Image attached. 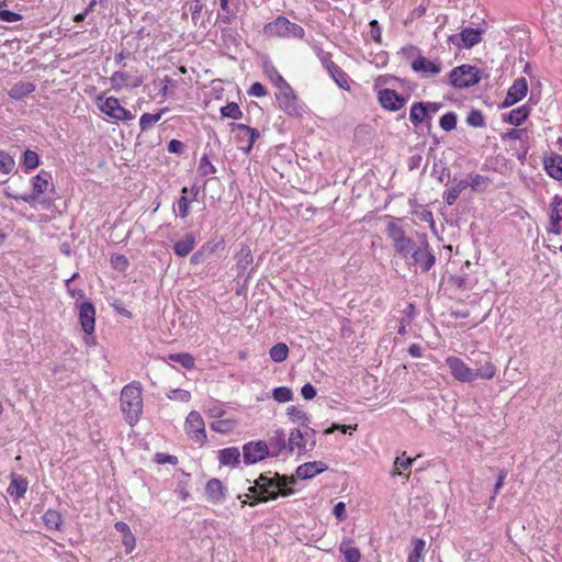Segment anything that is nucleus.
Wrapping results in <instances>:
<instances>
[{"label":"nucleus","mask_w":562,"mask_h":562,"mask_svg":"<svg viewBox=\"0 0 562 562\" xmlns=\"http://www.w3.org/2000/svg\"><path fill=\"white\" fill-rule=\"evenodd\" d=\"M386 235L392 240L394 251L404 260L418 266L422 272H428L436 263V256L431 250L425 233L417 234L416 240L408 237L404 228L392 218L386 225Z\"/></svg>","instance_id":"f257e3e1"},{"label":"nucleus","mask_w":562,"mask_h":562,"mask_svg":"<svg viewBox=\"0 0 562 562\" xmlns=\"http://www.w3.org/2000/svg\"><path fill=\"white\" fill-rule=\"evenodd\" d=\"M271 473V471L261 473L254 485L249 487V494H246V497L252 496V501L249 502L250 506L293 494V490L290 487L291 484L295 483L293 477L277 472L273 473V476H270Z\"/></svg>","instance_id":"f03ea898"},{"label":"nucleus","mask_w":562,"mask_h":562,"mask_svg":"<svg viewBox=\"0 0 562 562\" xmlns=\"http://www.w3.org/2000/svg\"><path fill=\"white\" fill-rule=\"evenodd\" d=\"M446 364L451 375L459 382L470 383L477 379L491 380L496 373V368L487 355L481 353L475 361V369L470 368L461 358L449 356Z\"/></svg>","instance_id":"7ed1b4c3"},{"label":"nucleus","mask_w":562,"mask_h":562,"mask_svg":"<svg viewBox=\"0 0 562 562\" xmlns=\"http://www.w3.org/2000/svg\"><path fill=\"white\" fill-rule=\"evenodd\" d=\"M120 405L126 423L135 426L143 413V389L139 382L133 381L122 389Z\"/></svg>","instance_id":"20e7f679"},{"label":"nucleus","mask_w":562,"mask_h":562,"mask_svg":"<svg viewBox=\"0 0 562 562\" xmlns=\"http://www.w3.org/2000/svg\"><path fill=\"white\" fill-rule=\"evenodd\" d=\"M263 33L270 37L280 38H299L302 40L305 35L304 29L288 18L279 15L273 21L263 26Z\"/></svg>","instance_id":"39448f33"},{"label":"nucleus","mask_w":562,"mask_h":562,"mask_svg":"<svg viewBox=\"0 0 562 562\" xmlns=\"http://www.w3.org/2000/svg\"><path fill=\"white\" fill-rule=\"evenodd\" d=\"M50 179L52 176L48 171L41 170L31 179L32 191L30 193L14 194L10 191V188H7L4 189V195L15 201H23L25 203L32 204L38 199L41 194L47 190Z\"/></svg>","instance_id":"423d86ee"},{"label":"nucleus","mask_w":562,"mask_h":562,"mask_svg":"<svg viewBox=\"0 0 562 562\" xmlns=\"http://www.w3.org/2000/svg\"><path fill=\"white\" fill-rule=\"evenodd\" d=\"M480 69L476 66L463 64L454 67L449 74V82L456 89H464L480 82Z\"/></svg>","instance_id":"0eeeda50"},{"label":"nucleus","mask_w":562,"mask_h":562,"mask_svg":"<svg viewBox=\"0 0 562 562\" xmlns=\"http://www.w3.org/2000/svg\"><path fill=\"white\" fill-rule=\"evenodd\" d=\"M229 130L232 133H236L235 140L239 150L246 156L250 155L255 143L260 137L259 130L244 123H229Z\"/></svg>","instance_id":"6e6552de"},{"label":"nucleus","mask_w":562,"mask_h":562,"mask_svg":"<svg viewBox=\"0 0 562 562\" xmlns=\"http://www.w3.org/2000/svg\"><path fill=\"white\" fill-rule=\"evenodd\" d=\"M276 101L278 108L283 111L286 115L299 117L302 114V106L299 103L297 95L290 85H286L278 89L276 92Z\"/></svg>","instance_id":"1a4fd4ad"},{"label":"nucleus","mask_w":562,"mask_h":562,"mask_svg":"<svg viewBox=\"0 0 562 562\" xmlns=\"http://www.w3.org/2000/svg\"><path fill=\"white\" fill-rule=\"evenodd\" d=\"M97 101L100 111L111 119L126 122L134 117L131 111L123 108L115 97L103 98L99 95Z\"/></svg>","instance_id":"9d476101"},{"label":"nucleus","mask_w":562,"mask_h":562,"mask_svg":"<svg viewBox=\"0 0 562 562\" xmlns=\"http://www.w3.org/2000/svg\"><path fill=\"white\" fill-rule=\"evenodd\" d=\"M187 435L196 443L204 445L207 440L205 424L199 412L189 413L184 424Z\"/></svg>","instance_id":"9b49d317"},{"label":"nucleus","mask_w":562,"mask_h":562,"mask_svg":"<svg viewBox=\"0 0 562 562\" xmlns=\"http://www.w3.org/2000/svg\"><path fill=\"white\" fill-rule=\"evenodd\" d=\"M109 80L115 92H120L124 88L135 89L144 83V79L137 70L134 74L121 70L114 71Z\"/></svg>","instance_id":"f8f14e48"},{"label":"nucleus","mask_w":562,"mask_h":562,"mask_svg":"<svg viewBox=\"0 0 562 562\" xmlns=\"http://www.w3.org/2000/svg\"><path fill=\"white\" fill-rule=\"evenodd\" d=\"M269 456V447L266 441H249L243 446V461L245 464H255Z\"/></svg>","instance_id":"ddd939ff"},{"label":"nucleus","mask_w":562,"mask_h":562,"mask_svg":"<svg viewBox=\"0 0 562 562\" xmlns=\"http://www.w3.org/2000/svg\"><path fill=\"white\" fill-rule=\"evenodd\" d=\"M378 102L386 111L396 112L407 102V97L397 93L394 89L383 88L378 91Z\"/></svg>","instance_id":"4468645a"},{"label":"nucleus","mask_w":562,"mask_h":562,"mask_svg":"<svg viewBox=\"0 0 562 562\" xmlns=\"http://www.w3.org/2000/svg\"><path fill=\"white\" fill-rule=\"evenodd\" d=\"M78 308L79 323L86 335L90 336L95 329V307L89 302L85 301L76 304Z\"/></svg>","instance_id":"2eb2a0df"},{"label":"nucleus","mask_w":562,"mask_h":562,"mask_svg":"<svg viewBox=\"0 0 562 562\" xmlns=\"http://www.w3.org/2000/svg\"><path fill=\"white\" fill-rule=\"evenodd\" d=\"M528 92V82L525 77L517 78L508 88L502 108H509L522 100Z\"/></svg>","instance_id":"dca6fc26"},{"label":"nucleus","mask_w":562,"mask_h":562,"mask_svg":"<svg viewBox=\"0 0 562 562\" xmlns=\"http://www.w3.org/2000/svg\"><path fill=\"white\" fill-rule=\"evenodd\" d=\"M412 69L422 78H430L441 71V64L427 59L422 54L412 61Z\"/></svg>","instance_id":"f3484780"},{"label":"nucleus","mask_w":562,"mask_h":562,"mask_svg":"<svg viewBox=\"0 0 562 562\" xmlns=\"http://www.w3.org/2000/svg\"><path fill=\"white\" fill-rule=\"evenodd\" d=\"M226 487L218 479H211L205 485L207 499L213 504L223 503L226 499Z\"/></svg>","instance_id":"a211bd4d"},{"label":"nucleus","mask_w":562,"mask_h":562,"mask_svg":"<svg viewBox=\"0 0 562 562\" xmlns=\"http://www.w3.org/2000/svg\"><path fill=\"white\" fill-rule=\"evenodd\" d=\"M432 116L423 105V101L414 102L409 109V121L417 127L423 123L427 124L428 128L431 126Z\"/></svg>","instance_id":"6ab92c4d"},{"label":"nucleus","mask_w":562,"mask_h":562,"mask_svg":"<svg viewBox=\"0 0 562 562\" xmlns=\"http://www.w3.org/2000/svg\"><path fill=\"white\" fill-rule=\"evenodd\" d=\"M327 464L323 461L306 462L296 468V476L301 480H308L327 470Z\"/></svg>","instance_id":"aec40b11"},{"label":"nucleus","mask_w":562,"mask_h":562,"mask_svg":"<svg viewBox=\"0 0 562 562\" xmlns=\"http://www.w3.org/2000/svg\"><path fill=\"white\" fill-rule=\"evenodd\" d=\"M29 487V481L27 479L23 477L22 475H19L16 473H11V481L7 488V493L14 498V501H19L22 498Z\"/></svg>","instance_id":"412c9836"},{"label":"nucleus","mask_w":562,"mask_h":562,"mask_svg":"<svg viewBox=\"0 0 562 562\" xmlns=\"http://www.w3.org/2000/svg\"><path fill=\"white\" fill-rule=\"evenodd\" d=\"M237 276L241 277L246 273L249 266L254 262V256L248 245H241L235 255Z\"/></svg>","instance_id":"4be33fe9"},{"label":"nucleus","mask_w":562,"mask_h":562,"mask_svg":"<svg viewBox=\"0 0 562 562\" xmlns=\"http://www.w3.org/2000/svg\"><path fill=\"white\" fill-rule=\"evenodd\" d=\"M543 168L549 177L554 180H562V156L553 153L543 160Z\"/></svg>","instance_id":"5701e85b"},{"label":"nucleus","mask_w":562,"mask_h":562,"mask_svg":"<svg viewBox=\"0 0 562 562\" xmlns=\"http://www.w3.org/2000/svg\"><path fill=\"white\" fill-rule=\"evenodd\" d=\"M240 451L237 447H228L218 450V462L221 465L236 468L240 463Z\"/></svg>","instance_id":"b1692460"},{"label":"nucleus","mask_w":562,"mask_h":562,"mask_svg":"<svg viewBox=\"0 0 562 562\" xmlns=\"http://www.w3.org/2000/svg\"><path fill=\"white\" fill-rule=\"evenodd\" d=\"M484 30L481 27L472 29V27H463L459 34L462 46L465 48H471L477 45L482 41V34Z\"/></svg>","instance_id":"393cba45"},{"label":"nucleus","mask_w":562,"mask_h":562,"mask_svg":"<svg viewBox=\"0 0 562 562\" xmlns=\"http://www.w3.org/2000/svg\"><path fill=\"white\" fill-rule=\"evenodd\" d=\"M352 539L344 538L339 544V552L344 555L345 562H360V550L352 546Z\"/></svg>","instance_id":"a878e982"},{"label":"nucleus","mask_w":562,"mask_h":562,"mask_svg":"<svg viewBox=\"0 0 562 562\" xmlns=\"http://www.w3.org/2000/svg\"><path fill=\"white\" fill-rule=\"evenodd\" d=\"M36 86L30 81H19L14 83L8 91V95L13 100H22L32 92H34Z\"/></svg>","instance_id":"bb28decb"},{"label":"nucleus","mask_w":562,"mask_h":562,"mask_svg":"<svg viewBox=\"0 0 562 562\" xmlns=\"http://www.w3.org/2000/svg\"><path fill=\"white\" fill-rule=\"evenodd\" d=\"M196 245L195 236L192 233H188L183 239L178 240L173 245V251L178 257H187L194 249Z\"/></svg>","instance_id":"cd10ccee"},{"label":"nucleus","mask_w":562,"mask_h":562,"mask_svg":"<svg viewBox=\"0 0 562 562\" xmlns=\"http://www.w3.org/2000/svg\"><path fill=\"white\" fill-rule=\"evenodd\" d=\"M530 111L531 108L528 104H522L512 110L507 114L506 119H504V121L512 125L519 126L528 119V116L530 115Z\"/></svg>","instance_id":"c85d7f7f"},{"label":"nucleus","mask_w":562,"mask_h":562,"mask_svg":"<svg viewBox=\"0 0 562 562\" xmlns=\"http://www.w3.org/2000/svg\"><path fill=\"white\" fill-rule=\"evenodd\" d=\"M288 439V453L292 454L295 449L299 453L305 451L306 440L304 439L303 431L300 429L291 430Z\"/></svg>","instance_id":"c756f323"},{"label":"nucleus","mask_w":562,"mask_h":562,"mask_svg":"<svg viewBox=\"0 0 562 562\" xmlns=\"http://www.w3.org/2000/svg\"><path fill=\"white\" fill-rule=\"evenodd\" d=\"M468 187L469 181L467 180H459L454 182L452 187L445 191L443 200L448 205L454 204L458 198L460 196L461 192L465 190Z\"/></svg>","instance_id":"7c9ffc66"},{"label":"nucleus","mask_w":562,"mask_h":562,"mask_svg":"<svg viewBox=\"0 0 562 562\" xmlns=\"http://www.w3.org/2000/svg\"><path fill=\"white\" fill-rule=\"evenodd\" d=\"M286 415L293 423L297 424L299 427H307L311 422V417L307 413L299 406H289L286 408Z\"/></svg>","instance_id":"2f4dec72"},{"label":"nucleus","mask_w":562,"mask_h":562,"mask_svg":"<svg viewBox=\"0 0 562 562\" xmlns=\"http://www.w3.org/2000/svg\"><path fill=\"white\" fill-rule=\"evenodd\" d=\"M327 72L339 88L347 91L350 90L348 77L346 72L337 64L334 67H331Z\"/></svg>","instance_id":"473e14b6"},{"label":"nucleus","mask_w":562,"mask_h":562,"mask_svg":"<svg viewBox=\"0 0 562 562\" xmlns=\"http://www.w3.org/2000/svg\"><path fill=\"white\" fill-rule=\"evenodd\" d=\"M237 422L232 418H220L211 423L210 427L218 434H228L235 429Z\"/></svg>","instance_id":"72a5a7b5"},{"label":"nucleus","mask_w":562,"mask_h":562,"mask_svg":"<svg viewBox=\"0 0 562 562\" xmlns=\"http://www.w3.org/2000/svg\"><path fill=\"white\" fill-rule=\"evenodd\" d=\"M167 109H160L157 113H144L139 117V128L142 132L148 131L156 124L162 116Z\"/></svg>","instance_id":"f704fd0d"},{"label":"nucleus","mask_w":562,"mask_h":562,"mask_svg":"<svg viewBox=\"0 0 562 562\" xmlns=\"http://www.w3.org/2000/svg\"><path fill=\"white\" fill-rule=\"evenodd\" d=\"M43 520H44L45 526L48 529H50V530H59L60 526H61V522H63V517H61V514L59 512L54 510V509H48L44 514Z\"/></svg>","instance_id":"c9c22d12"},{"label":"nucleus","mask_w":562,"mask_h":562,"mask_svg":"<svg viewBox=\"0 0 562 562\" xmlns=\"http://www.w3.org/2000/svg\"><path fill=\"white\" fill-rule=\"evenodd\" d=\"M271 446L276 448L274 456H279L283 451L288 452V439L284 430L279 429L274 431V435L271 438Z\"/></svg>","instance_id":"e433bc0d"},{"label":"nucleus","mask_w":562,"mask_h":562,"mask_svg":"<svg viewBox=\"0 0 562 562\" xmlns=\"http://www.w3.org/2000/svg\"><path fill=\"white\" fill-rule=\"evenodd\" d=\"M221 119L240 120L243 111L236 102H228L220 109Z\"/></svg>","instance_id":"4c0bfd02"},{"label":"nucleus","mask_w":562,"mask_h":562,"mask_svg":"<svg viewBox=\"0 0 562 562\" xmlns=\"http://www.w3.org/2000/svg\"><path fill=\"white\" fill-rule=\"evenodd\" d=\"M200 249L204 252V255L209 258L213 254H215L220 249H224V238L221 236H216L204 243Z\"/></svg>","instance_id":"58836bf2"},{"label":"nucleus","mask_w":562,"mask_h":562,"mask_svg":"<svg viewBox=\"0 0 562 562\" xmlns=\"http://www.w3.org/2000/svg\"><path fill=\"white\" fill-rule=\"evenodd\" d=\"M289 355V348L284 342H278L269 350V356L274 362H283Z\"/></svg>","instance_id":"ea45409f"},{"label":"nucleus","mask_w":562,"mask_h":562,"mask_svg":"<svg viewBox=\"0 0 562 562\" xmlns=\"http://www.w3.org/2000/svg\"><path fill=\"white\" fill-rule=\"evenodd\" d=\"M550 224H561L562 222V198L555 195L550 204Z\"/></svg>","instance_id":"a19ab883"},{"label":"nucleus","mask_w":562,"mask_h":562,"mask_svg":"<svg viewBox=\"0 0 562 562\" xmlns=\"http://www.w3.org/2000/svg\"><path fill=\"white\" fill-rule=\"evenodd\" d=\"M265 74L277 89H281L283 85H289L273 65H265Z\"/></svg>","instance_id":"79ce46f5"},{"label":"nucleus","mask_w":562,"mask_h":562,"mask_svg":"<svg viewBox=\"0 0 562 562\" xmlns=\"http://www.w3.org/2000/svg\"><path fill=\"white\" fill-rule=\"evenodd\" d=\"M413 550L408 554L407 562H420L423 559V552L425 550V541L420 538H414L412 540Z\"/></svg>","instance_id":"37998d69"},{"label":"nucleus","mask_w":562,"mask_h":562,"mask_svg":"<svg viewBox=\"0 0 562 562\" xmlns=\"http://www.w3.org/2000/svg\"><path fill=\"white\" fill-rule=\"evenodd\" d=\"M38 164H40V158H38L37 153H35L34 150H31V149H26L23 153L22 165H23L25 172H30L31 170L35 169L38 166Z\"/></svg>","instance_id":"c03bdc74"},{"label":"nucleus","mask_w":562,"mask_h":562,"mask_svg":"<svg viewBox=\"0 0 562 562\" xmlns=\"http://www.w3.org/2000/svg\"><path fill=\"white\" fill-rule=\"evenodd\" d=\"M414 462V459L413 458H409V457H406L405 456V452L402 453L401 457H397L394 461V468H393V471H392V475L395 476V475H402V472L401 470H408L412 464Z\"/></svg>","instance_id":"a18cd8bd"},{"label":"nucleus","mask_w":562,"mask_h":562,"mask_svg":"<svg viewBox=\"0 0 562 562\" xmlns=\"http://www.w3.org/2000/svg\"><path fill=\"white\" fill-rule=\"evenodd\" d=\"M15 168L14 158L4 150H0V172L3 175L11 173Z\"/></svg>","instance_id":"49530a36"},{"label":"nucleus","mask_w":562,"mask_h":562,"mask_svg":"<svg viewBox=\"0 0 562 562\" xmlns=\"http://www.w3.org/2000/svg\"><path fill=\"white\" fill-rule=\"evenodd\" d=\"M188 188L184 187L182 188V193L183 195H181L179 198V200L177 201V205H178V216H180L181 218H186L189 213H190V204L192 202V200H190L186 194L188 193Z\"/></svg>","instance_id":"de8ad7c7"},{"label":"nucleus","mask_w":562,"mask_h":562,"mask_svg":"<svg viewBox=\"0 0 562 562\" xmlns=\"http://www.w3.org/2000/svg\"><path fill=\"white\" fill-rule=\"evenodd\" d=\"M458 115L454 112H447L439 120V126L446 131L450 132L457 127Z\"/></svg>","instance_id":"09e8293b"},{"label":"nucleus","mask_w":562,"mask_h":562,"mask_svg":"<svg viewBox=\"0 0 562 562\" xmlns=\"http://www.w3.org/2000/svg\"><path fill=\"white\" fill-rule=\"evenodd\" d=\"M272 396L278 403H286L293 398V392L288 386H278L273 389Z\"/></svg>","instance_id":"8fccbe9b"},{"label":"nucleus","mask_w":562,"mask_h":562,"mask_svg":"<svg viewBox=\"0 0 562 562\" xmlns=\"http://www.w3.org/2000/svg\"><path fill=\"white\" fill-rule=\"evenodd\" d=\"M198 170L199 173L203 177L211 176L216 172L215 166L210 161L206 154L200 158Z\"/></svg>","instance_id":"3c124183"},{"label":"nucleus","mask_w":562,"mask_h":562,"mask_svg":"<svg viewBox=\"0 0 562 562\" xmlns=\"http://www.w3.org/2000/svg\"><path fill=\"white\" fill-rule=\"evenodd\" d=\"M78 277V273H74L69 279L66 280L65 285L70 297L76 301L85 299V291L79 288H75L71 285V282Z\"/></svg>","instance_id":"603ef678"},{"label":"nucleus","mask_w":562,"mask_h":562,"mask_svg":"<svg viewBox=\"0 0 562 562\" xmlns=\"http://www.w3.org/2000/svg\"><path fill=\"white\" fill-rule=\"evenodd\" d=\"M467 123L472 127L485 126V119L480 110H471L467 116Z\"/></svg>","instance_id":"864d4df0"},{"label":"nucleus","mask_w":562,"mask_h":562,"mask_svg":"<svg viewBox=\"0 0 562 562\" xmlns=\"http://www.w3.org/2000/svg\"><path fill=\"white\" fill-rule=\"evenodd\" d=\"M432 175L437 176L439 182H448L450 178V169L446 167L441 161L435 162L432 168Z\"/></svg>","instance_id":"5fc2aeb1"},{"label":"nucleus","mask_w":562,"mask_h":562,"mask_svg":"<svg viewBox=\"0 0 562 562\" xmlns=\"http://www.w3.org/2000/svg\"><path fill=\"white\" fill-rule=\"evenodd\" d=\"M110 261H111L113 269L121 271V272H124L130 266V261L126 258V256L121 255V254H113L111 256Z\"/></svg>","instance_id":"6e6d98bb"},{"label":"nucleus","mask_w":562,"mask_h":562,"mask_svg":"<svg viewBox=\"0 0 562 562\" xmlns=\"http://www.w3.org/2000/svg\"><path fill=\"white\" fill-rule=\"evenodd\" d=\"M369 35L370 38L373 40L375 43L381 44L382 43V29L378 20H372L369 23Z\"/></svg>","instance_id":"4d7b16f0"},{"label":"nucleus","mask_w":562,"mask_h":562,"mask_svg":"<svg viewBox=\"0 0 562 562\" xmlns=\"http://www.w3.org/2000/svg\"><path fill=\"white\" fill-rule=\"evenodd\" d=\"M202 9H203V3L201 0H192V3L190 4L188 11L190 12L194 24L198 23L200 16H201Z\"/></svg>","instance_id":"13d9d810"},{"label":"nucleus","mask_w":562,"mask_h":562,"mask_svg":"<svg viewBox=\"0 0 562 562\" xmlns=\"http://www.w3.org/2000/svg\"><path fill=\"white\" fill-rule=\"evenodd\" d=\"M22 19H23V16L20 13L7 10L4 8L2 10H0V21H2V22L13 23V22L21 21Z\"/></svg>","instance_id":"bf43d9fd"},{"label":"nucleus","mask_w":562,"mask_h":562,"mask_svg":"<svg viewBox=\"0 0 562 562\" xmlns=\"http://www.w3.org/2000/svg\"><path fill=\"white\" fill-rule=\"evenodd\" d=\"M267 93V88L259 81L254 82L248 90V94L257 98L265 97Z\"/></svg>","instance_id":"052dcab7"},{"label":"nucleus","mask_w":562,"mask_h":562,"mask_svg":"<svg viewBox=\"0 0 562 562\" xmlns=\"http://www.w3.org/2000/svg\"><path fill=\"white\" fill-rule=\"evenodd\" d=\"M178 363H180L186 369H191L194 367V358L188 352L178 353Z\"/></svg>","instance_id":"680f3d73"},{"label":"nucleus","mask_w":562,"mask_h":562,"mask_svg":"<svg viewBox=\"0 0 562 562\" xmlns=\"http://www.w3.org/2000/svg\"><path fill=\"white\" fill-rule=\"evenodd\" d=\"M167 148L169 153L181 155L184 153L186 146L181 140L171 139Z\"/></svg>","instance_id":"e2e57ef3"},{"label":"nucleus","mask_w":562,"mask_h":562,"mask_svg":"<svg viewBox=\"0 0 562 562\" xmlns=\"http://www.w3.org/2000/svg\"><path fill=\"white\" fill-rule=\"evenodd\" d=\"M301 394H302L303 398L310 401L316 396L317 391L313 384L305 383L301 389Z\"/></svg>","instance_id":"0e129e2a"},{"label":"nucleus","mask_w":562,"mask_h":562,"mask_svg":"<svg viewBox=\"0 0 562 562\" xmlns=\"http://www.w3.org/2000/svg\"><path fill=\"white\" fill-rule=\"evenodd\" d=\"M173 395H169L171 400H180L182 402H188L191 398V394L189 391L177 389L172 391Z\"/></svg>","instance_id":"69168bd1"},{"label":"nucleus","mask_w":562,"mask_h":562,"mask_svg":"<svg viewBox=\"0 0 562 562\" xmlns=\"http://www.w3.org/2000/svg\"><path fill=\"white\" fill-rule=\"evenodd\" d=\"M525 133V130H521V128H512L509 131H507L503 136V140H506V139H521L522 137V134Z\"/></svg>","instance_id":"338daca9"},{"label":"nucleus","mask_w":562,"mask_h":562,"mask_svg":"<svg viewBox=\"0 0 562 562\" xmlns=\"http://www.w3.org/2000/svg\"><path fill=\"white\" fill-rule=\"evenodd\" d=\"M422 161H423V156L420 154H416V155H412L408 159H407V168L408 170H415L417 168L420 167L422 165Z\"/></svg>","instance_id":"774afa93"}]
</instances>
